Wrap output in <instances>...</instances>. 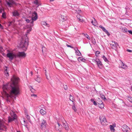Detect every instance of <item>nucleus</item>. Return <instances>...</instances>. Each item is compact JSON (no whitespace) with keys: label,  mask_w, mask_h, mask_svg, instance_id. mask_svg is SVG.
Segmentation results:
<instances>
[{"label":"nucleus","mask_w":132,"mask_h":132,"mask_svg":"<svg viewBox=\"0 0 132 132\" xmlns=\"http://www.w3.org/2000/svg\"><path fill=\"white\" fill-rule=\"evenodd\" d=\"M18 78L13 76L11 79V82L8 84L4 85L3 92L2 94L3 96L7 98L8 101L10 102L13 95H17L20 93V89L17 83L19 80Z\"/></svg>","instance_id":"1"},{"label":"nucleus","mask_w":132,"mask_h":132,"mask_svg":"<svg viewBox=\"0 0 132 132\" xmlns=\"http://www.w3.org/2000/svg\"><path fill=\"white\" fill-rule=\"evenodd\" d=\"M28 45V39L27 35H25L22 37L19 44V47L26 51Z\"/></svg>","instance_id":"2"},{"label":"nucleus","mask_w":132,"mask_h":132,"mask_svg":"<svg viewBox=\"0 0 132 132\" xmlns=\"http://www.w3.org/2000/svg\"><path fill=\"white\" fill-rule=\"evenodd\" d=\"M99 119L101 124L102 125L105 126L108 124L106 119L105 116H100L99 117Z\"/></svg>","instance_id":"3"},{"label":"nucleus","mask_w":132,"mask_h":132,"mask_svg":"<svg viewBox=\"0 0 132 132\" xmlns=\"http://www.w3.org/2000/svg\"><path fill=\"white\" fill-rule=\"evenodd\" d=\"M11 117H9L8 121L9 122H11L16 119V115L13 111L10 112Z\"/></svg>","instance_id":"4"},{"label":"nucleus","mask_w":132,"mask_h":132,"mask_svg":"<svg viewBox=\"0 0 132 132\" xmlns=\"http://www.w3.org/2000/svg\"><path fill=\"white\" fill-rule=\"evenodd\" d=\"M38 18V16L36 12L34 11L33 12L32 14L31 21V23H33L34 21H36Z\"/></svg>","instance_id":"5"},{"label":"nucleus","mask_w":132,"mask_h":132,"mask_svg":"<svg viewBox=\"0 0 132 132\" xmlns=\"http://www.w3.org/2000/svg\"><path fill=\"white\" fill-rule=\"evenodd\" d=\"M47 122L46 120L42 119L41 120V122L40 123V128L42 130L44 129L46 127Z\"/></svg>","instance_id":"6"},{"label":"nucleus","mask_w":132,"mask_h":132,"mask_svg":"<svg viewBox=\"0 0 132 132\" xmlns=\"http://www.w3.org/2000/svg\"><path fill=\"white\" fill-rule=\"evenodd\" d=\"M7 56L11 60H12L14 58L16 57V54L13 52L8 53L7 54Z\"/></svg>","instance_id":"7"},{"label":"nucleus","mask_w":132,"mask_h":132,"mask_svg":"<svg viewBox=\"0 0 132 132\" xmlns=\"http://www.w3.org/2000/svg\"><path fill=\"white\" fill-rule=\"evenodd\" d=\"M110 44L111 47L112 48L117 51V50L118 48V47L119 46V45L117 43H116L115 42L112 41V43Z\"/></svg>","instance_id":"8"},{"label":"nucleus","mask_w":132,"mask_h":132,"mask_svg":"<svg viewBox=\"0 0 132 132\" xmlns=\"http://www.w3.org/2000/svg\"><path fill=\"white\" fill-rule=\"evenodd\" d=\"M16 55V57L24 58L26 56V54L24 52H19Z\"/></svg>","instance_id":"9"},{"label":"nucleus","mask_w":132,"mask_h":132,"mask_svg":"<svg viewBox=\"0 0 132 132\" xmlns=\"http://www.w3.org/2000/svg\"><path fill=\"white\" fill-rule=\"evenodd\" d=\"M121 129L123 132H130V128L126 125H124L122 126Z\"/></svg>","instance_id":"10"},{"label":"nucleus","mask_w":132,"mask_h":132,"mask_svg":"<svg viewBox=\"0 0 132 132\" xmlns=\"http://www.w3.org/2000/svg\"><path fill=\"white\" fill-rule=\"evenodd\" d=\"M7 5L9 7H11L13 6L14 5H16V4L12 0H9L7 3Z\"/></svg>","instance_id":"11"},{"label":"nucleus","mask_w":132,"mask_h":132,"mask_svg":"<svg viewBox=\"0 0 132 132\" xmlns=\"http://www.w3.org/2000/svg\"><path fill=\"white\" fill-rule=\"evenodd\" d=\"M96 63L99 68L101 69L103 67V64L99 59H96Z\"/></svg>","instance_id":"12"},{"label":"nucleus","mask_w":132,"mask_h":132,"mask_svg":"<svg viewBox=\"0 0 132 132\" xmlns=\"http://www.w3.org/2000/svg\"><path fill=\"white\" fill-rule=\"evenodd\" d=\"M60 126L61 127L62 125H60L58 122H57V124L55 126V129L56 130L60 131H61V129L60 128Z\"/></svg>","instance_id":"13"},{"label":"nucleus","mask_w":132,"mask_h":132,"mask_svg":"<svg viewBox=\"0 0 132 132\" xmlns=\"http://www.w3.org/2000/svg\"><path fill=\"white\" fill-rule=\"evenodd\" d=\"M99 27L101 28L102 30L108 36L110 35V34L108 31L106 30L104 27H103L101 25L99 26Z\"/></svg>","instance_id":"14"},{"label":"nucleus","mask_w":132,"mask_h":132,"mask_svg":"<svg viewBox=\"0 0 132 132\" xmlns=\"http://www.w3.org/2000/svg\"><path fill=\"white\" fill-rule=\"evenodd\" d=\"M74 50L75 51V53L76 55L78 56H80L81 55V54L79 50L78 49L77 47H75L74 48Z\"/></svg>","instance_id":"15"},{"label":"nucleus","mask_w":132,"mask_h":132,"mask_svg":"<svg viewBox=\"0 0 132 132\" xmlns=\"http://www.w3.org/2000/svg\"><path fill=\"white\" fill-rule=\"evenodd\" d=\"M121 67L124 69H126L127 68V65L125 64L122 61H121Z\"/></svg>","instance_id":"16"},{"label":"nucleus","mask_w":132,"mask_h":132,"mask_svg":"<svg viewBox=\"0 0 132 132\" xmlns=\"http://www.w3.org/2000/svg\"><path fill=\"white\" fill-rule=\"evenodd\" d=\"M47 50L46 48L44 46H43L42 47V51L43 54L44 55H45L46 54Z\"/></svg>","instance_id":"17"},{"label":"nucleus","mask_w":132,"mask_h":132,"mask_svg":"<svg viewBox=\"0 0 132 132\" xmlns=\"http://www.w3.org/2000/svg\"><path fill=\"white\" fill-rule=\"evenodd\" d=\"M77 18L79 21L81 22H82L84 21L82 16H81L79 14H78L77 15Z\"/></svg>","instance_id":"18"},{"label":"nucleus","mask_w":132,"mask_h":132,"mask_svg":"<svg viewBox=\"0 0 132 132\" xmlns=\"http://www.w3.org/2000/svg\"><path fill=\"white\" fill-rule=\"evenodd\" d=\"M63 126L65 130L68 131L69 129V127L68 124L67 123H63Z\"/></svg>","instance_id":"19"},{"label":"nucleus","mask_w":132,"mask_h":132,"mask_svg":"<svg viewBox=\"0 0 132 132\" xmlns=\"http://www.w3.org/2000/svg\"><path fill=\"white\" fill-rule=\"evenodd\" d=\"M40 112L43 115H45L46 113V112L42 109H41L40 110Z\"/></svg>","instance_id":"20"},{"label":"nucleus","mask_w":132,"mask_h":132,"mask_svg":"<svg viewBox=\"0 0 132 132\" xmlns=\"http://www.w3.org/2000/svg\"><path fill=\"white\" fill-rule=\"evenodd\" d=\"M94 21H91V23L93 25L96 26L97 24V22L94 18Z\"/></svg>","instance_id":"21"},{"label":"nucleus","mask_w":132,"mask_h":132,"mask_svg":"<svg viewBox=\"0 0 132 132\" xmlns=\"http://www.w3.org/2000/svg\"><path fill=\"white\" fill-rule=\"evenodd\" d=\"M35 80L39 83H40L41 82V79L39 77L37 76L36 78L35 79Z\"/></svg>","instance_id":"22"},{"label":"nucleus","mask_w":132,"mask_h":132,"mask_svg":"<svg viewBox=\"0 0 132 132\" xmlns=\"http://www.w3.org/2000/svg\"><path fill=\"white\" fill-rule=\"evenodd\" d=\"M13 15L14 16H18L19 15V14L17 11H14L13 12Z\"/></svg>","instance_id":"23"},{"label":"nucleus","mask_w":132,"mask_h":132,"mask_svg":"<svg viewBox=\"0 0 132 132\" xmlns=\"http://www.w3.org/2000/svg\"><path fill=\"white\" fill-rule=\"evenodd\" d=\"M69 100L73 102H74L75 101L74 97L71 95H70Z\"/></svg>","instance_id":"24"},{"label":"nucleus","mask_w":132,"mask_h":132,"mask_svg":"<svg viewBox=\"0 0 132 132\" xmlns=\"http://www.w3.org/2000/svg\"><path fill=\"white\" fill-rule=\"evenodd\" d=\"M78 60L79 61H81L83 62H85L86 60L85 59L81 57H79L78 59Z\"/></svg>","instance_id":"25"},{"label":"nucleus","mask_w":132,"mask_h":132,"mask_svg":"<svg viewBox=\"0 0 132 132\" xmlns=\"http://www.w3.org/2000/svg\"><path fill=\"white\" fill-rule=\"evenodd\" d=\"M61 19H60L61 21L63 22L65 21V16H64L61 15Z\"/></svg>","instance_id":"26"},{"label":"nucleus","mask_w":132,"mask_h":132,"mask_svg":"<svg viewBox=\"0 0 132 132\" xmlns=\"http://www.w3.org/2000/svg\"><path fill=\"white\" fill-rule=\"evenodd\" d=\"M110 127L111 130L113 132H114L115 129L114 128V127L112 125H110Z\"/></svg>","instance_id":"27"},{"label":"nucleus","mask_w":132,"mask_h":132,"mask_svg":"<svg viewBox=\"0 0 132 132\" xmlns=\"http://www.w3.org/2000/svg\"><path fill=\"white\" fill-rule=\"evenodd\" d=\"M102 57L103 58L104 61L106 62H109L108 60L107 59L106 57L104 55H103Z\"/></svg>","instance_id":"28"},{"label":"nucleus","mask_w":132,"mask_h":132,"mask_svg":"<svg viewBox=\"0 0 132 132\" xmlns=\"http://www.w3.org/2000/svg\"><path fill=\"white\" fill-rule=\"evenodd\" d=\"M82 34L84 35V36H85L86 38H87L89 40L90 39V38L87 34H85L83 33Z\"/></svg>","instance_id":"29"},{"label":"nucleus","mask_w":132,"mask_h":132,"mask_svg":"<svg viewBox=\"0 0 132 132\" xmlns=\"http://www.w3.org/2000/svg\"><path fill=\"white\" fill-rule=\"evenodd\" d=\"M122 30L123 32H127L128 31L127 29L125 28H122Z\"/></svg>","instance_id":"30"},{"label":"nucleus","mask_w":132,"mask_h":132,"mask_svg":"<svg viewBox=\"0 0 132 132\" xmlns=\"http://www.w3.org/2000/svg\"><path fill=\"white\" fill-rule=\"evenodd\" d=\"M72 109L74 110V111L76 112L77 111V109L75 107V105H74L72 107Z\"/></svg>","instance_id":"31"},{"label":"nucleus","mask_w":132,"mask_h":132,"mask_svg":"<svg viewBox=\"0 0 132 132\" xmlns=\"http://www.w3.org/2000/svg\"><path fill=\"white\" fill-rule=\"evenodd\" d=\"M99 107L100 108L102 109L104 108V105L103 103L99 104Z\"/></svg>","instance_id":"32"},{"label":"nucleus","mask_w":132,"mask_h":132,"mask_svg":"<svg viewBox=\"0 0 132 132\" xmlns=\"http://www.w3.org/2000/svg\"><path fill=\"white\" fill-rule=\"evenodd\" d=\"M127 99L130 102L132 103V97H128L127 98Z\"/></svg>","instance_id":"33"},{"label":"nucleus","mask_w":132,"mask_h":132,"mask_svg":"<svg viewBox=\"0 0 132 132\" xmlns=\"http://www.w3.org/2000/svg\"><path fill=\"white\" fill-rule=\"evenodd\" d=\"M100 96L101 97V98L103 100H105L106 99L105 96L103 94H100Z\"/></svg>","instance_id":"34"},{"label":"nucleus","mask_w":132,"mask_h":132,"mask_svg":"<svg viewBox=\"0 0 132 132\" xmlns=\"http://www.w3.org/2000/svg\"><path fill=\"white\" fill-rule=\"evenodd\" d=\"M100 53V52L98 51H97L95 53V55L96 56H98L99 55V54Z\"/></svg>","instance_id":"35"},{"label":"nucleus","mask_w":132,"mask_h":132,"mask_svg":"<svg viewBox=\"0 0 132 132\" xmlns=\"http://www.w3.org/2000/svg\"><path fill=\"white\" fill-rule=\"evenodd\" d=\"M2 17L4 18H6V14L5 12H3L2 13Z\"/></svg>","instance_id":"36"},{"label":"nucleus","mask_w":132,"mask_h":132,"mask_svg":"<svg viewBox=\"0 0 132 132\" xmlns=\"http://www.w3.org/2000/svg\"><path fill=\"white\" fill-rule=\"evenodd\" d=\"M4 73H5V74L6 76H9V72L7 71H5Z\"/></svg>","instance_id":"37"},{"label":"nucleus","mask_w":132,"mask_h":132,"mask_svg":"<svg viewBox=\"0 0 132 132\" xmlns=\"http://www.w3.org/2000/svg\"><path fill=\"white\" fill-rule=\"evenodd\" d=\"M29 88L30 89V90L32 92H34V89L31 86H29Z\"/></svg>","instance_id":"38"},{"label":"nucleus","mask_w":132,"mask_h":132,"mask_svg":"<svg viewBox=\"0 0 132 132\" xmlns=\"http://www.w3.org/2000/svg\"><path fill=\"white\" fill-rule=\"evenodd\" d=\"M45 75H46V78L47 79H48V80H49V79L50 78V77H48V76H47V75H46V70H45Z\"/></svg>","instance_id":"39"},{"label":"nucleus","mask_w":132,"mask_h":132,"mask_svg":"<svg viewBox=\"0 0 132 132\" xmlns=\"http://www.w3.org/2000/svg\"><path fill=\"white\" fill-rule=\"evenodd\" d=\"M24 113L25 115L27 114H28L27 111L26 109H25L24 110Z\"/></svg>","instance_id":"40"},{"label":"nucleus","mask_w":132,"mask_h":132,"mask_svg":"<svg viewBox=\"0 0 132 132\" xmlns=\"http://www.w3.org/2000/svg\"><path fill=\"white\" fill-rule=\"evenodd\" d=\"M26 21L27 23L30 22L31 23V20H30L28 19H26Z\"/></svg>","instance_id":"41"},{"label":"nucleus","mask_w":132,"mask_h":132,"mask_svg":"<svg viewBox=\"0 0 132 132\" xmlns=\"http://www.w3.org/2000/svg\"><path fill=\"white\" fill-rule=\"evenodd\" d=\"M0 51L3 52L4 51V50L3 49L2 47L1 46H0Z\"/></svg>","instance_id":"42"},{"label":"nucleus","mask_w":132,"mask_h":132,"mask_svg":"<svg viewBox=\"0 0 132 132\" xmlns=\"http://www.w3.org/2000/svg\"><path fill=\"white\" fill-rule=\"evenodd\" d=\"M67 46L68 47H70V48H74H74L73 47H72V46H70V45H69L67 44Z\"/></svg>","instance_id":"43"},{"label":"nucleus","mask_w":132,"mask_h":132,"mask_svg":"<svg viewBox=\"0 0 132 132\" xmlns=\"http://www.w3.org/2000/svg\"><path fill=\"white\" fill-rule=\"evenodd\" d=\"M93 104L95 105H96L97 104V102L95 101H93Z\"/></svg>","instance_id":"44"},{"label":"nucleus","mask_w":132,"mask_h":132,"mask_svg":"<svg viewBox=\"0 0 132 132\" xmlns=\"http://www.w3.org/2000/svg\"><path fill=\"white\" fill-rule=\"evenodd\" d=\"M3 11V10L2 8H0V13L2 12Z\"/></svg>","instance_id":"45"},{"label":"nucleus","mask_w":132,"mask_h":132,"mask_svg":"<svg viewBox=\"0 0 132 132\" xmlns=\"http://www.w3.org/2000/svg\"><path fill=\"white\" fill-rule=\"evenodd\" d=\"M25 115L27 118L28 119L29 118V117L28 114H26Z\"/></svg>","instance_id":"46"},{"label":"nucleus","mask_w":132,"mask_h":132,"mask_svg":"<svg viewBox=\"0 0 132 132\" xmlns=\"http://www.w3.org/2000/svg\"><path fill=\"white\" fill-rule=\"evenodd\" d=\"M128 32L129 34L132 35V31L131 30H128Z\"/></svg>","instance_id":"47"},{"label":"nucleus","mask_w":132,"mask_h":132,"mask_svg":"<svg viewBox=\"0 0 132 132\" xmlns=\"http://www.w3.org/2000/svg\"><path fill=\"white\" fill-rule=\"evenodd\" d=\"M31 96H32L37 97V95H36L33 94L31 95Z\"/></svg>","instance_id":"48"},{"label":"nucleus","mask_w":132,"mask_h":132,"mask_svg":"<svg viewBox=\"0 0 132 132\" xmlns=\"http://www.w3.org/2000/svg\"><path fill=\"white\" fill-rule=\"evenodd\" d=\"M7 67H5L4 68V69L5 70V71H7Z\"/></svg>","instance_id":"49"},{"label":"nucleus","mask_w":132,"mask_h":132,"mask_svg":"<svg viewBox=\"0 0 132 132\" xmlns=\"http://www.w3.org/2000/svg\"><path fill=\"white\" fill-rule=\"evenodd\" d=\"M127 51L130 52H132V51L131 50H130L129 49H127Z\"/></svg>","instance_id":"50"},{"label":"nucleus","mask_w":132,"mask_h":132,"mask_svg":"<svg viewBox=\"0 0 132 132\" xmlns=\"http://www.w3.org/2000/svg\"><path fill=\"white\" fill-rule=\"evenodd\" d=\"M90 101L92 102H93V101H94V99H93L91 98V99H90Z\"/></svg>","instance_id":"51"},{"label":"nucleus","mask_w":132,"mask_h":132,"mask_svg":"<svg viewBox=\"0 0 132 132\" xmlns=\"http://www.w3.org/2000/svg\"><path fill=\"white\" fill-rule=\"evenodd\" d=\"M64 89L65 90H67V87L66 85L65 86V87H64Z\"/></svg>","instance_id":"52"},{"label":"nucleus","mask_w":132,"mask_h":132,"mask_svg":"<svg viewBox=\"0 0 132 132\" xmlns=\"http://www.w3.org/2000/svg\"><path fill=\"white\" fill-rule=\"evenodd\" d=\"M92 61L93 62H96V59L95 60V59H93L92 60Z\"/></svg>","instance_id":"53"},{"label":"nucleus","mask_w":132,"mask_h":132,"mask_svg":"<svg viewBox=\"0 0 132 132\" xmlns=\"http://www.w3.org/2000/svg\"><path fill=\"white\" fill-rule=\"evenodd\" d=\"M43 23H44L43 24L44 25H48V24L46 22H43Z\"/></svg>","instance_id":"54"},{"label":"nucleus","mask_w":132,"mask_h":132,"mask_svg":"<svg viewBox=\"0 0 132 132\" xmlns=\"http://www.w3.org/2000/svg\"><path fill=\"white\" fill-rule=\"evenodd\" d=\"M72 7V8H73V10H76H76H75V9H74V7H73V6H72V7ZM76 11H77H77L76 10Z\"/></svg>","instance_id":"55"},{"label":"nucleus","mask_w":132,"mask_h":132,"mask_svg":"<svg viewBox=\"0 0 132 132\" xmlns=\"http://www.w3.org/2000/svg\"><path fill=\"white\" fill-rule=\"evenodd\" d=\"M0 27L1 28H3L2 26L0 24Z\"/></svg>","instance_id":"56"},{"label":"nucleus","mask_w":132,"mask_h":132,"mask_svg":"<svg viewBox=\"0 0 132 132\" xmlns=\"http://www.w3.org/2000/svg\"><path fill=\"white\" fill-rule=\"evenodd\" d=\"M45 132H48V130L47 129L46 130V131H45Z\"/></svg>","instance_id":"57"},{"label":"nucleus","mask_w":132,"mask_h":132,"mask_svg":"<svg viewBox=\"0 0 132 132\" xmlns=\"http://www.w3.org/2000/svg\"><path fill=\"white\" fill-rule=\"evenodd\" d=\"M50 1L51 2V1H54V0H50Z\"/></svg>","instance_id":"58"},{"label":"nucleus","mask_w":132,"mask_h":132,"mask_svg":"<svg viewBox=\"0 0 132 132\" xmlns=\"http://www.w3.org/2000/svg\"><path fill=\"white\" fill-rule=\"evenodd\" d=\"M31 30V29H30L29 30V31H30Z\"/></svg>","instance_id":"59"},{"label":"nucleus","mask_w":132,"mask_h":132,"mask_svg":"<svg viewBox=\"0 0 132 132\" xmlns=\"http://www.w3.org/2000/svg\"><path fill=\"white\" fill-rule=\"evenodd\" d=\"M79 11H80V12L81 11V10L80 9L79 10H78Z\"/></svg>","instance_id":"60"},{"label":"nucleus","mask_w":132,"mask_h":132,"mask_svg":"<svg viewBox=\"0 0 132 132\" xmlns=\"http://www.w3.org/2000/svg\"><path fill=\"white\" fill-rule=\"evenodd\" d=\"M31 75H32V72H31Z\"/></svg>","instance_id":"61"},{"label":"nucleus","mask_w":132,"mask_h":132,"mask_svg":"<svg viewBox=\"0 0 132 132\" xmlns=\"http://www.w3.org/2000/svg\"><path fill=\"white\" fill-rule=\"evenodd\" d=\"M131 90L132 91V86L131 87Z\"/></svg>","instance_id":"62"},{"label":"nucleus","mask_w":132,"mask_h":132,"mask_svg":"<svg viewBox=\"0 0 132 132\" xmlns=\"http://www.w3.org/2000/svg\"><path fill=\"white\" fill-rule=\"evenodd\" d=\"M17 132H20V131H17Z\"/></svg>","instance_id":"63"},{"label":"nucleus","mask_w":132,"mask_h":132,"mask_svg":"<svg viewBox=\"0 0 132 132\" xmlns=\"http://www.w3.org/2000/svg\"><path fill=\"white\" fill-rule=\"evenodd\" d=\"M28 31H27V32L28 33Z\"/></svg>","instance_id":"64"}]
</instances>
